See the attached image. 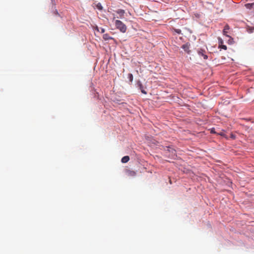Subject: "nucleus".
Returning a JSON list of instances; mask_svg holds the SVG:
<instances>
[{"label": "nucleus", "instance_id": "6", "mask_svg": "<svg viewBox=\"0 0 254 254\" xmlns=\"http://www.w3.org/2000/svg\"><path fill=\"white\" fill-rule=\"evenodd\" d=\"M94 6L100 10H102L103 9V6L100 2L94 3Z\"/></svg>", "mask_w": 254, "mask_h": 254}, {"label": "nucleus", "instance_id": "3", "mask_svg": "<svg viewBox=\"0 0 254 254\" xmlns=\"http://www.w3.org/2000/svg\"><path fill=\"white\" fill-rule=\"evenodd\" d=\"M190 44L189 43H186L184 44L182 46V48L184 49V50L188 54L190 53Z\"/></svg>", "mask_w": 254, "mask_h": 254}, {"label": "nucleus", "instance_id": "15", "mask_svg": "<svg viewBox=\"0 0 254 254\" xmlns=\"http://www.w3.org/2000/svg\"><path fill=\"white\" fill-rule=\"evenodd\" d=\"M220 47L224 50H227V46L226 45L220 46Z\"/></svg>", "mask_w": 254, "mask_h": 254}, {"label": "nucleus", "instance_id": "11", "mask_svg": "<svg viewBox=\"0 0 254 254\" xmlns=\"http://www.w3.org/2000/svg\"><path fill=\"white\" fill-rule=\"evenodd\" d=\"M139 88H140L141 91L142 93H143L144 94H147V92L143 89L142 85L141 84H139Z\"/></svg>", "mask_w": 254, "mask_h": 254}, {"label": "nucleus", "instance_id": "10", "mask_svg": "<svg viewBox=\"0 0 254 254\" xmlns=\"http://www.w3.org/2000/svg\"><path fill=\"white\" fill-rule=\"evenodd\" d=\"M245 5L246 7V8L248 9H251L254 5V2L252 3H247Z\"/></svg>", "mask_w": 254, "mask_h": 254}, {"label": "nucleus", "instance_id": "13", "mask_svg": "<svg viewBox=\"0 0 254 254\" xmlns=\"http://www.w3.org/2000/svg\"><path fill=\"white\" fill-rule=\"evenodd\" d=\"M175 32H176L177 33L179 34H181V30L179 29H175Z\"/></svg>", "mask_w": 254, "mask_h": 254}, {"label": "nucleus", "instance_id": "4", "mask_svg": "<svg viewBox=\"0 0 254 254\" xmlns=\"http://www.w3.org/2000/svg\"><path fill=\"white\" fill-rule=\"evenodd\" d=\"M197 53L199 55L202 56L203 57L204 59L206 60L208 58L207 56L205 54V50H204L202 49H200L198 50Z\"/></svg>", "mask_w": 254, "mask_h": 254}, {"label": "nucleus", "instance_id": "16", "mask_svg": "<svg viewBox=\"0 0 254 254\" xmlns=\"http://www.w3.org/2000/svg\"><path fill=\"white\" fill-rule=\"evenodd\" d=\"M104 32H105V30H104V29H103V28H101V33H104Z\"/></svg>", "mask_w": 254, "mask_h": 254}, {"label": "nucleus", "instance_id": "7", "mask_svg": "<svg viewBox=\"0 0 254 254\" xmlns=\"http://www.w3.org/2000/svg\"><path fill=\"white\" fill-rule=\"evenodd\" d=\"M129 160V157L128 156H125L123 157L122 159V162L123 163H126Z\"/></svg>", "mask_w": 254, "mask_h": 254}, {"label": "nucleus", "instance_id": "2", "mask_svg": "<svg viewBox=\"0 0 254 254\" xmlns=\"http://www.w3.org/2000/svg\"><path fill=\"white\" fill-rule=\"evenodd\" d=\"M125 172L126 175H127L128 177H134L136 174V172H135L134 171L130 170L129 169H126L125 170Z\"/></svg>", "mask_w": 254, "mask_h": 254}, {"label": "nucleus", "instance_id": "8", "mask_svg": "<svg viewBox=\"0 0 254 254\" xmlns=\"http://www.w3.org/2000/svg\"><path fill=\"white\" fill-rule=\"evenodd\" d=\"M230 29L228 25H226L223 29V34L226 35L228 30Z\"/></svg>", "mask_w": 254, "mask_h": 254}, {"label": "nucleus", "instance_id": "14", "mask_svg": "<svg viewBox=\"0 0 254 254\" xmlns=\"http://www.w3.org/2000/svg\"><path fill=\"white\" fill-rule=\"evenodd\" d=\"M254 30V27L252 28H249L248 29V32L249 33H252L253 32V30Z\"/></svg>", "mask_w": 254, "mask_h": 254}, {"label": "nucleus", "instance_id": "1", "mask_svg": "<svg viewBox=\"0 0 254 254\" xmlns=\"http://www.w3.org/2000/svg\"><path fill=\"white\" fill-rule=\"evenodd\" d=\"M115 25L116 28L119 30L120 32L122 33H125L127 31V26L121 20H115Z\"/></svg>", "mask_w": 254, "mask_h": 254}, {"label": "nucleus", "instance_id": "5", "mask_svg": "<svg viewBox=\"0 0 254 254\" xmlns=\"http://www.w3.org/2000/svg\"><path fill=\"white\" fill-rule=\"evenodd\" d=\"M116 12L119 14L120 18H123L124 17V14L125 13V11L124 10L121 9H118L116 11Z\"/></svg>", "mask_w": 254, "mask_h": 254}, {"label": "nucleus", "instance_id": "9", "mask_svg": "<svg viewBox=\"0 0 254 254\" xmlns=\"http://www.w3.org/2000/svg\"><path fill=\"white\" fill-rule=\"evenodd\" d=\"M103 38L105 40H108L112 39V38L110 37L108 34H104Z\"/></svg>", "mask_w": 254, "mask_h": 254}, {"label": "nucleus", "instance_id": "12", "mask_svg": "<svg viewBox=\"0 0 254 254\" xmlns=\"http://www.w3.org/2000/svg\"><path fill=\"white\" fill-rule=\"evenodd\" d=\"M128 77L129 78L130 81H132L133 80V75L131 73L128 74Z\"/></svg>", "mask_w": 254, "mask_h": 254}, {"label": "nucleus", "instance_id": "17", "mask_svg": "<svg viewBox=\"0 0 254 254\" xmlns=\"http://www.w3.org/2000/svg\"><path fill=\"white\" fill-rule=\"evenodd\" d=\"M55 14H56V15H59L58 12V11H57V10H56V11H55Z\"/></svg>", "mask_w": 254, "mask_h": 254}, {"label": "nucleus", "instance_id": "18", "mask_svg": "<svg viewBox=\"0 0 254 254\" xmlns=\"http://www.w3.org/2000/svg\"><path fill=\"white\" fill-rule=\"evenodd\" d=\"M219 134H220L221 135H222V133H219Z\"/></svg>", "mask_w": 254, "mask_h": 254}]
</instances>
